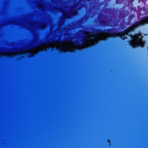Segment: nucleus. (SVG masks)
I'll return each mask as SVG.
<instances>
[{
    "label": "nucleus",
    "instance_id": "16",
    "mask_svg": "<svg viewBox=\"0 0 148 148\" xmlns=\"http://www.w3.org/2000/svg\"><path fill=\"white\" fill-rule=\"evenodd\" d=\"M90 0H87V1H89Z\"/></svg>",
    "mask_w": 148,
    "mask_h": 148
},
{
    "label": "nucleus",
    "instance_id": "13",
    "mask_svg": "<svg viewBox=\"0 0 148 148\" xmlns=\"http://www.w3.org/2000/svg\"><path fill=\"white\" fill-rule=\"evenodd\" d=\"M29 53V54H31V55H33V53H30H30Z\"/></svg>",
    "mask_w": 148,
    "mask_h": 148
},
{
    "label": "nucleus",
    "instance_id": "9",
    "mask_svg": "<svg viewBox=\"0 0 148 148\" xmlns=\"http://www.w3.org/2000/svg\"><path fill=\"white\" fill-rule=\"evenodd\" d=\"M107 141L109 143H110L111 142V140L110 139H108V140H107Z\"/></svg>",
    "mask_w": 148,
    "mask_h": 148
},
{
    "label": "nucleus",
    "instance_id": "6",
    "mask_svg": "<svg viewBox=\"0 0 148 148\" xmlns=\"http://www.w3.org/2000/svg\"><path fill=\"white\" fill-rule=\"evenodd\" d=\"M63 41L62 39H57L56 42L57 43H62V42Z\"/></svg>",
    "mask_w": 148,
    "mask_h": 148
},
{
    "label": "nucleus",
    "instance_id": "7",
    "mask_svg": "<svg viewBox=\"0 0 148 148\" xmlns=\"http://www.w3.org/2000/svg\"><path fill=\"white\" fill-rule=\"evenodd\" d=\"M77 45L78 46H81L82 45V44L79 43H77Z\"/></svg>",
    "mask_w": 148,
    "mask_h": 148
},
{
    "label": "nucleus",
    "instance_id": "1",
    "mask_svg": "<svg viewBox=\"0 0 148 148\" xmlns=\"http://www.w3.org/2000/svg\"><path fill=\"white\" fill-rule=\"evenodd\" d=\"M134 28L131 25L127 28L125 29L123 31L119 32H114V30H115L114 28H111L108 29H104L103 30L101 29H98L97 30L96 32L93 33L92 32H90V35H92L90 38H87V39H93L95 38L96 36L102 34H107L111 36V37L114 38L117 37L120 38L122 40H125L127 38V37L125 36L128 35L130 33L134 31Z\"/></svg>",
    "mask_w": 148,
    "mask_h": 148
},
{
    "label": "nucleus",
    "instance_id": "15",
    "mask_svg": "<svg viewBox=\"0 0 148 148\" xmlns=\"http://www.w3.org/2000/svg\"><path fill=\"white\" fill-rule=\"evenodd\" d=\"M71 14H73V13L72 12H71Z\"/></svg>",
    "mask_w": 148,
    "mask_h": 148
},
{
    "label": "nucleus",
    "instance_id": "2",
    "mask_svg": "<svg viewBox=\"0 0 148 148\" xmlns=\"http://www.w3.org/2000/svg\"><path fill=\"white\" fill-rule=\"evenodd\" d=\"M130 36L131 39L128 41L129 45L133 48L138 47L143 48L144 46L145 42L142 39L143 36L140 33L132 35L129 33L127 35Z\"/></svg>",
    "mask_w": 148,
    "mask_h": 148
},
{
    "label": "nucleus",
    "instance_id": "14",
    "mask_svg": "<svg viewBox=\"0 0 148 148\" xmlns=\"http://www.w3.org/2000/svg\"><path fill=\"white\" fill-rule=\"evenodd\" d=\"M58 51H62V50H61V49H59V50H58Z\"/></svg>",
    "mask_w": 148,
    "mask_h": 148
},
{
    "label": "nucleus",
    "instance_id": "8",
    "mask_svg": "<svg viewBox=\"0 0 148 148\" xmlns=\"http://www.w3.org/2000/svg\"><path fill=\"white\" fill-rule=\"evenodd\" d=\"M82 44H85L86 43V41L84 40H82Z\"/></svg>",
    "mask_w": 148,
    "mask_h": 148
},
{
    "label": "nucleus",
    "instance_id": "12",
    "mask_svg": "<svg viewBox=\"0 0 148 148\" xmlns=\"http://www.w3.org/2000/svg\"><path fill=\"white\" fill-rule=\"evenodd\" d=\"M118 1H119V0H116V3H118Z\"/></svg>",
    "mask_w": 148,
    "mask_h": 148
},
{
    "label": "nucleus",
    "instance_id": "10",
    "mask_svg": "<svg viewBox=\"0 0 148 148\" xmlns=\"http://www.w3.org/2000/svg\"><path fill=\"white\" fill-rule=\"evenodd\" d=\"M101 22H102V23H103V24L104 23H105V21H104V20H102V21H101Z\"/></svg>",
    "mask_w": 148,
    "mask_h": 148
},
{
    "label": "nucleus",
    "instance_id": "11",
    "mask_svg": "<svg viewBox=\"0 0 148 148\" xmlns=\"http://www.w3.org/2000/svg\"><path fill=\"white\" fill-rule=\"evenodd\" d=\"M109 9L111 11L113 10V9L112 8H110Z\"/></svg>",
    "mask_w": 148,
    "mask_h": 148
},
{
    "label": "nucleus",
    "instance_id": "3",
    "mask_svg": "<svg viewBox=\"0 0 148 148\" xmlns=\"http://www.w3.org/2000/svg\"><path fill=\"white\" fill-rule=\"evenodd\" d=\"M147 24H148V16H145L138 21H136L132 25L134 29L139 26H143Z\"/></svg>",
    "mask_w": 148,
    "mask_h": 148
},
{
    "label": "nucleus",
    "instance_id": "4",
    "mask_svg": "<svg viewBox=\"0 0 148 148\" xmlns=\"http://www.w3.org/2000/svg\"><path fill=\"white\" fill-rule=\"evenodd\" d=\"M50 40H41L40 42H39L38 45H46L50 42Z\"/></svg>",
    "mask_w": 148,
    "mask_h": 148
},
{
    "label": "nucleus",
    "instance_id": "5",
    "mask_svg": "<svg viewBox=\"0 0 148 148\" xmlns=\"http://www.w3.org/2000/svg\"><path fill=\"white\" fill-rule=\"evenodd\" d=\"M63 17L65 18H69L70 17V15L67 13H64L63 14Z\"/></svg>",
    "mask_w": 148,
    "mask_h": 148
}]
</instances>
